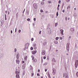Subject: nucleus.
Instances as JSON below:
<instances>
[{"label": "nucleus", "mask_w": 78, "mask_h": 78, "mask_svg": "<svg viewBox=\"0 0 78 78\" xmlns=\"http://www.w3.org/2000/svg\"><path fill=\"white\" fill-rule=\"evenodd\" d=\"M36 46V44H33V47H35Z\"/></svg>", "instance_id": "nucleus-22"}, {"label": "nucleus", "mask_w": 78, "mask_h": 78, "mask_svg": "<svg viewBox=\"0 0 78 78\" xmlns=\"http://www.w3.org/2000/svg\"><path fill=\"white\" fill-rule=\"evenodd\" d=\"M47 44V42H45L43 43V45H45Z\"/></svg>", "instance_id": "nucleus-21"}, {"label": "nucleus", "mask_w": 78, "mask_h": 78, "mask_svg": "<svg viewBox=\"0 0 78 78\" xmlns=\"http://www.w3.org/2000/svg\"><path fill=\"white\" fill-rule=\"evenodd\" d=\"M38 72H40V69H38Z\"/></svg>", "instance_id": "nucleus-50"}, {"label": "nucleus", "mask_w": 78, "mask_h": 78, "mask_svg": "<svg viewBox=\"0 0 78 78\" xmlns=\"http://www.w3.org/2000/svg\"><path fill=\"white\" fill-rule=\"evenodd\" d=\"M66 78H69V76L67 75H66Z\"/></svg>", "instance_id": "nucleus-26"}, {"label": "nucleus", "mask_w": 78, "mask_h": 78, "mask_svg": "<svg viewBox=\"0 0 78 78\" xmlns=\"http://www.w3.org/2000/svg\"><path fill=\"white\" fill-rule=\"evenodd\" d=\"M16 30H17V28H16L15 29V32H16Z\"/></svg>", "instance_id": "nucleus-57"}, {"label": "nucleus", "mask_w": 78, "mask_h": 78, "mask_svg": "<svg viewBox=\"0 0 78 78\" xmlns=\"http://www.w3.org/2000/svg\"><path fill=\"white\" fill-rule=\"evenodd\" d=\"M48 11H46L45 12V13H48Z\"/></svg>", "instance_id": "nucleus-54"}, {"label": "nucleus", "mask_w": 78, "mask_h": 78, "mask_svg": "<svg viewBox=\"0 0 78 78\" xmlns=\"http://www.w3.org/2000/svg\"><path fill=\"white\" fill-rule=\"evenodd\" d=\"M41 54L43 55H45V50H43L41 52Z\"/></svg>", "instance_id": "nucleus-7"}, {"label": "nucleus", "mask_w": 78, "mask_h": 78, "mask_svg": "<svg viewBox=\"0 0 78 78\" xmlns=\"http://www.w3.org/2000/svg\"><path fill=\"white\" fill-rule=\"evenodd\" d=\"M56 16H58V12H57L56 13Z\"/></svg>", "instance_id": "nucleus-34"}, {"label": "nucleus", "mask_w": 78, "mask_h": 78, "mask_svg": "<svg viewBox=\"0 0 78 78\" xmlns=\"http://www.w3.org/2000/svg\"><path fill=\"white\" fill-rule=\"evenodd\" d=\"M66 20L67 21V17H66Z\"/></svg>", "instance_id": "nucleus-59"}, {"label": "nucleus", "mask_w": 78, "mask_h": 78, "mask_svg": "<svg viewBox=\"0 0 78 78\" xmlns=\"http://www.w3.org/2000/svg\"><path fill=\"white\" fill-rule=\"evenodd\" d=\"M57 25H58V23H55V27H57Z\"/></svg>", "instance_id": "nucleus-30"}, {"label": "nucleus", "mask_w": 78, "mask_h": 78, "mask_svg": "<svg viewBox=\"0 0 78 78\" xmlns=\"http://www.w3.org/2000/svg\"><path fill=\"white\" fill-rule=\"evenodd\" d=\"M66 55H69V54H68V53H67L66 54Z\"/></svg>", "instance_id": "nucleus-62"}, {"label": "nucleus", "mask_w": 78, "mask_h": 78, "mask_svg": "<svg viewBox=\"0 0 78 78\" xmlns=\"http://www.w3.org/2000/svg\"><path fill=\"white\" fill-rule=\"evenodd\" d=\"M16 51H17V49H16V48H15L14 49L15 52H16Z\"/></svg>", "instance_id": "nucleus-35"}, {"label": "nucleus", "mask_w": 78, "mask_h": 78, "mask_svg": "<svg viewBox=\"0 0 78 78\" xmlns=\"http://www.w3.org/2000/svg\"><path fill=\"white\" fill-rule=\"evenodd\" d=\"M48 2L50 4L51 3V1H48Z\"/></svg>", "instance_id": "nucleus-24"}, {"label": "nucleus", "mask_w": 78, "mask_h": 78, "mask_svg": "<svg viewBox=\"0 0 78 78\" xmlns=\"http://www.w3.org/2000/svg\"><path fill=\"white\" fill-rule=\"evenodd\" d=\"M34 40V39H33V38L31 39V40L32 41H33Z\"/></svg>", "instance_id": "nucleus-45"}, {"label": "nucleus", "mask_w": 78, "mask_h": 78, "mask_svg": "<svg viewBox=\"0 0 78 78\" xmlns=\"http://www.w3.org/2000/svg\"><path fill=\"white\" fill-rule=\"evenodd\" d=\"M43 59H46V56H44L43 57Z\"/></svg>", "instance_id": "nucleus-37"}, {"label": "nucleus", "mask_w": 78, "mask_h": 78, "mask_svg": "<svg viewBox=\"0 0 78 78\" xmlns=\"http://www.w3.org/2000/svg\"><path fill=\"white\" fill-rule=\"evenodd\" d=\"M66 1L67 2H70V0H66Z\"/></svg>", "instance_id": "nucleus-40"}, {"label": "nucleus", "mask_w": 78, "mask_h": 78, "mask_svg": "<svg viewBox=\"0 0 78 78\" xmlns=\"http://www.w3.org/2000/svg\"><path fill=\"white\" fill-rule=\"evenodd\" d=\"M74 9H75V10H76V8H75Z\"/></svg>", "instance_id": "nucleus-64"}, {"label": "nucleus", "mask_w": 78, "mask_h": 78, "mask_svg": "<svg viewBox=\"0 0 78 78\" xmlns=\"http://www.w3.org/2000/svg\"><path fill=\"white\" fill-rule=\"evenodd\" d=\"M16 78H20V77L19 76V74L17 73L16 75Z\"/></svg>", "instance_id": "nucleus-12"}, {"label": "nucleus", "mask_w": 78, "mask_h": 78, "mask_svg": "<svg viewBox=\"0 0 78 78\" xmlns=\"http://www.w3.org/2000/svg\"><path fill=\"white\" fill-rule=\"evenodd\" d=\"M48 77L49 78H51V77L50 76V75L49 73H48Z\"/></svg>", "instance_id": "nucleus-18"}, {"label": "nucleus", "mask_w": 78, "mask_h": 78, "mask_svg": "<svg viewBox=\"0 0 78 78\" xmlns=\"http://www.w3.org/2000/svg\"><path fill=\"white\" fill-rule=\"evenodd\" d=\"M59 6H60V5H59L58 4V6L57 8H59Z\"/></svg>", "instance_id": "nucleus-47"}, {"label": "nucleus", "mask_w": 78, "mask_h": 78, "mask_svg": "<svg viewBox=\"0 0 78 78\" xmlns=\"http://www.w3.org/2000/svg\"><path fill=\"white\" fill-rule=\"evenodd\" d=\"M70 6H68L67 8V9H70Z\"/></svg>", "instance_id": "nucleus-32"}, {"label": "nucleus", "mask_w": 78, "mask_h": 78, "mask_svg": "<svg viewBox=\"0 0 78 78\" xmlns=\"http://www.w3.org/2000/svg\"><path fill=\"white\" fill-rule=\"evenodd\" d=\"M41 5H44V2H41Z\"/></svg>", "instance_id": "nucleus-23"}, {"label": "nucleus", "mask_w": 78, "mask_h": 78, "mask_svg": "<svg viewBox=\"0 0 78 78\" xmlns=\"http://www.w3.org/2000/svg\"><path fill=\"white\" fill-rule=\"evenodd\" d=\"M76 75L78 77V72H77L76 73Z\"/></svg>", "instance_id": "nucleus-29"}, {"label": "nucleus", "mask_w": 78, "mask_h": 78, "mask_svg": "<svg viewBox=\"0 0 78 78\" xmlns=\"http://www.w3.org/2000/svg\"><path fill=\"white\" fill-rule=\"evenodd\" d=\"M54 43H55V44H58V41H54Z\"/></svg>", "instance_id": "nucleus-14"}, {"label": "nucleus", "mask_w": 78, "mask_h": 78, "mask_svg": "<svg viewBox=\"0 0 78 78\" xmlns=\"http://www.w3.org/2000/svg\"><path fill=\"white\" fill-rule=\"evenodd\" d=\"M37 76H40V74L39 73L37 74Z\"/></svg>", "instance_id": "nucleus-31"}, {"label": "nucleus", "mask_w": 78, "mask_h": 78, "mask_svg": "<svg viewBox=\"0 0 78 78\" xmlns=\"http://www.w3.org/2000/svg\"><path fill=\"white\" fill-rule=\"evenodd\" d=\"M18 32H19V33H20V32H21V30H19Z\"/></svg>", "instance_id": "nucleus-36"}, {"label": "nucleus", "mask_w": 78, "mask_h": 78, "mask_svg": "<svg viewBox=\"0 0 78 78\" xmlns=\"http://www.w3.org/2000/svg\"><path fill=\"white\" fill-rule=\"evenodd\" d=\"M52 71H53L52 73L53 75H55V74H56V69L53 68L52 69Z\"/></svg>", "instance_id": "nucleus-3"}, {"label": "nucleus", "mask_w": 78, "mask_h": 78, "mask_svg": "<svg viewBox=\"0 0 78 78\" xmlns=\"http://www.w3.org/2000/svg\"><path fill=\"white\" fill-rule=\"evenodd\" d=\"M23 69H25V66H23Z\"/></svg>", "instance_id": "nucleus-25"}, {"label": "nucleus", "mask_w": 78, "mask_h": 78, "mask_svg": "<svg viewBox=\"0 0 78 78\" xmlns=\"http://www.w3.org/2000/svg\"><path fill=\"white\" fill-rule=\"evenodd\" d=\"M27 20V21H28V22L30 21V18H28Z\"/></svg>", "instance_id": "nucleus-28"}, {"label": "nucleus", "mask_w": 78, "mask_h": 78, "mask_svg": "<svg viewBox=\"0 0 78 78\" xmlns=\"http://www.w3.org/2000/svg\"><path fill=\"white\" fill-rule=\"evenodd\" d=\"M61 0H59L58 1V3L59 4L60 3H61Z\"/></svg>", "instance_id": "nucleus-38"}, {"label": "nucleus", "mask_w": 78, "mask_h": 78, "mask_svg": "<svg viewBox=\"0 0 78 78\" xmlns=\"http://www.w3.org/2000/svg\"><path fill=\"white\" fill-rule=\"evenodd\" d=\"M16 63L18 64H19V63H20V60L19 59L16 60Z\"/></svg>", "instance_id": "nucleus-6"}, {"label": "nucleus", "mask_w": 78, "mask_h": 78, "mask_svg": "<svg viewBox=\"0 0 78 78\" xmlns=\"http://www.w3.org/2000/svg\"><path fill=\"white\" fill-rule=\"evenodd\" d=\"M62 11L63 12H65V10H63Z\"/></svg>", "instance_id": "nucleus-49"}, {"label": "nucleus", "mask_w": 78, "mask_h": 78, "mask_svg": "<svg viewBox=\"0 0 78 78\" xmlns=\"http://www.w3.org/2000/svg\"><path fill=\"white\" fill-rule=\"evenodd\" d=\"M31 75V76H34V73H33V72L32 73Z\"/></svg>", "instance_id": "nucleus-19"}, {"label": "nucleus", "mask_w": 78, "mask_h": 78, "mask_svg": "<svg viewBox=\"0 0 78 78\" xmlns=\"http://www.w3.org/2000/svg\"><path fill=\"white\" fill-rule=\"evenodd\" d=\"M36 52H37V51H32V53L33 55H35V54L36 53Z\"/></svg>", "instance_id": "nucleus-11"}, {"label": "nucleus", "mask_w": 78, "mask_h": 78, "mask_svg": "<svg viewBox=\"0 0 78 78\" xmlns=\"http://www.w3.org/2000/svg\"><path fill=\"white\" fill-rule=\"evenodd\" d=\"M59 39V37H56L55 38V40H57V41H58Z\"/></svg>", "instance_id": "nucleus-20"}, {"label": "nucleus", "mask_w": 78, "mask_h": 78, "mask_svg": "<svg viewBox=\"0 0 78 78\" xmlns=\"http://www.w3.org/2000/svg\"><path fill=\"white\" fill-rule=\"evenodd\" d=\"M31 58H32V60L33 61L35 62H37V59H34V57L33 55L31 56Z\"/></svg>", "instance_id": "nucleus-4"}, {"label": "nucleus", "mask_w": 78, "mask_h": 78, "mask_svg": "<svg viewBox=\"0 0 78 78\" xmlns=\"http://www.w3.org/2000/svg\"><path fill=\"white\" fill-rule=\"evenodd\" d=\"M30 50H33V48L32 47H31L30 48Z\"/></svg>", "instance_id": "nucleus-33"}, {"label": "nucleus", "mask_w": 78, "mask_h": 78, "mask_svg": "<svg viewBox=\"0 0 78 78\" xmlns=\"http://www.w3.org/2000/svg\"><path fill=\"white\" fill-rule=\"evenodd\" d=\"M69 39L71 38V36H70L69 37Z\"/></svg>", "instance_id": "nucleus-55"}, {"label": "nucleus", "mask_w": 78, "mask_h": 78, "mask_svg": "<svg viewBox=\"0 0 78 78\" xmlns=\"http://www.w3.org/2000/svg\"><path fill=\"white\" fill-rule=\"evenodd\" d=\"M41 78H43V76H41Z\"/></svg>", "instance_id": "nucleus-63"}, {"label": "nucleus", "mask_w": 78, "mask_h": 78, "mask_svg": "<svg viewBox=\"0 0 78 78\" xmlns=\"http://www.w3.org/2000/svg\"><path fill=\"white\" fill-rule=\"evenodd\" d=\"M61 31V34L62 35H64V33H63L64 32V30L62 29H61L60 30Z\"/></svg>", "instance_id": "nucleus-8"}, {"label": "nucleus", "mask_w": 78, "mask_h": 78, "mask_svg": "<svg viewBox=\"0 0 78 78\" xmlns=\"http://www.w3.org/2000/svg\"><path fill=\"white\" fill-rule=\"evenodd\" d=\"M36 18H35L34 19V21H36Z\"/></svg>", "instance_id": "nucleus-39"}, {"label": "nucleus", "mask_w": 78, "mask_h": 78, "mask_svg": "<svg viewBox=\"0 0 78 78\" xmlns=\"http://www.w3.org/2000/svg\"><path fill=\"white\" fill-rule=\"evenodd\" d=\"M60 39L61 40H62V37H60Z\"/></svg>", "instance_id": "nucleus-42"}, {"label": "nucleus", "mask_w": 78, "mask_h": 78, "mask_svg": "<svg viewBox=\"0 0 78 78\" xmlns=\"http://www.w3.org/2000/svg\"><path fill=\"white\" fill-rule=\"evenodd\" d=\"M11 34H12V30H11Z\"/></svg>", "instance_id": "nucleus-51"}, {"label": "nucleus", "mask_w": 78, "mask_h": 78, "mask_svg": "<svg viewBox=\"0 0 78 78\" xmlns=\"http://www.w3.org/2000/svg\"><path fill=\"white\" fill-rule=\"evenodd\" d=\"M22 63H25V61H22Z\"/></svg>", "instance_id": "nucleus-53"}, {"label": "nucleus", "mask_w": 78, "mask_h": 78, "mask_svg": "<svg viewBox=\"0 0 78 78\" xmlns=\"http://www.w3.org/2000/svg\"><path fill=\"white\" fill-rule=\"evenodd\" d=\"M68 20H70V18H68Z\"/></svg>", "instance_id": "nucleus-56"}, {"label": "nucleus", "mask_w": 78, "mask_h": 78, "mask_svg": "<svg viewBox=\"0 0 78 78\" xmlns=\"http://www.w3.org/2000/svg\"><path fill=\"white\" fill-rule=\"evenodd\" d=\"M16 73H19V72H16Z\"/></svg>", "instance_id": "nucleus-60"}, {"label": "nucleus", "mask_w": 78, "mask_h": 78, "mask_svg": "<svg viewBox=\"0 0 78 78\" xmlns=\"http://www.w3.org/2000/svg\"><path fill=\"white\" fill-rule=\"evenodd\" d=\"M29 45H30V44L28 43H26V44L25 45V46H26L27 47H28Z\"/></svg>", "instance_id": "nucleus-15"}, {"label": "nucleus", "mask_w": 78, "mask_h": 78, "mask_svg": "<svg viewBox=\"0 0 78 78\" xmlns=\"http://www.w3.org/2000/svg\"><path fill=\"white\" fill-rule=\"evenodd\" d=\"M45 72H46L47 71V69H45Z\"/></svg>", "instance_id": "nucleus-44"}, {"label": "nucleus", "mask_w": 78, "mask_h": 78, "mask_svg": "<svg viewBox=\"0 0 78 78\" xmlns=\"http://www.w3.org/2000/svg\"><path fill=\"white\" fill-rule=\"evenodd\" d=\"M39 34H41V31H40L39 32Z\"/></svg>", "instance_id": "nucleus-41"}, {"label": "nucleus", "mask_w": 78, "mask_h": 78, "mask_svg": "<svg viewBox=\"0 0 78 78\" xmlns=\"http://www.w3.org/2000/svg\"><path fill=\"white\" fill-rule=\"evenodd\" d=\"M69 45H70L69 43H68L66 44V49L68 51H69Z\"/></svg>", "instance_id": "nucleus-1"}, {"label": "nucleus", "mask_w": 78, "mask_h": 78, "mask_svg": "<svg viewBox=\"0 0 78 78\" xmlns=\"http://www.w3.org/2000/svg\"><path fill=\"white\" fill-rule=\"evenodd\" d=\"M16 17H17L18 16V13H17L16 14Z\"/></svg>", "instance_id": "nucleus-48"}, {"label": "nucleus", "mask_w": 78, "mask_h": 78, "mask_svg": "<svg viewBox=\"0 0 78 78\" xmlns=\"http://www.w3.org/2000/svg\"><path fill=\"white\" fill-rule=\"evenodd\" d=\"M30 70H32L33 71V67L31 66V65H30Z\"/></svg>", "instance_id": "nucleus-10"}, {"label": "nucleus", "mask_w": 78, "mask_h": 78, "mask_svg": "<svg viewBox=\"0 0 78 78\" xmlns=\"http://www.w3.org/2000/svg\"><path fill=\"white\" fill-rule=\"evenodd\" d=\"M41 62H43V59H42L41 60Z\"/></svg>", "instance_id": "nucleus-58"}, {"label": "nucleus", "mask_w": 78, "mask_h": 78, "mask_svg": "<svg viewBox=\"0 0 78 78\" xmlns=\"http://www.w3.org/2000/svg\"><path fill=\"white\" fill-rule=\"evenodd\" d=\"M52 61L54 62H56V60H55V58H53L52 59Z\"/></svg>", "instance_id": "nucleus-17"}, {"label": "nucleus", "mask_w": 78, "mask_h": 78, "mask_svg": "<svg viewBox=\"0 0 78 78\" xmlns=\"http://www.w3.org/2000/svg\"><path fill=\"white\" fill-rule=\"evenodd\" d=\"M33 6L34 9H37V5L36 3H34L33 4Z\"/></svg>", "instance_id": "nucleus-5"}, {"label": "nucleus", "mask_w": 78, "mask_h": 78, "mask_svg": "<svg viewBox=\"0 0 78 78\" xmlns=\"http://www.w3.org/2000/svg\"><path fill=\"white\" fill-rule=\"evenodd\" d=\"M59 9L58 7H57V10L58 11H59Z\"/></svg>", "instance_id": "nucleus-52"}, {"label": "nucleus", "mask_w": 78, "mask_h": 78, "mask_svg": "<svg viewBox=\"0 0 78 78\" xmlns=\"http://www.w3.org/2000/svg\"><path fill=\"white\" fill-rule=\"evenodd\" d=\"M67 75L66 73H65L63 74V77H64V76Z\"/></svg>", "instance_id": "nucleus-43"}, {"label": "nucleus", "mask_w": 78, "mask_h": 78, "mask_svg": "<svg viewBox=\"0 0 78 78\" xmlns=\"http://www.w3.org/2000/svg\"><path fill=\"white\" fill-rule=\"evenodd\" d=\"M6 17V14L5 15V17Z\"/></svg>", "instance_id": "nucleus-61"}, {"label": "nucleus", "mask_w": 78, "mask_h": 78, "mask_svg": "<svg viewBox=\"0 0 78 78\" xmlns=\"http://www.w3.org/2000/svg\"><path fill=\"white\" fill-rule=\"evenodd\" d=\"M44 12V11H43L42 9H41L40 10L41 12Z\"/></svg>", "instance_id": "nucleus-27"}, {"label": "nucleus", "mask_w": 78, "mask_h": 78, "mask_svg": "<svg viewBox=\"0 0 78 78\" xmlns=\"http://www.w3.org/2000/svg\"><path fill=\"white\" fill-rule=\"evenodd\" d=\"M27 58H28V57H27V56H26L24 58V60L27 61Z\"/></svg>", "instance_id": "nucleus-13"}, {"label": "nucleus", "mask_w": 78, "mask_h": 78, "mask_svg": "<svg viewBox=\"0 0 78 78\" xmlns=\"http://www.w3.org/2000/svg\"><path fill=\"white\" fill-rule=\"evenodd\" d=\"M70 30L71 31H74V29H73V28H71L70 29Z\"/></svg>", "instance_id": "nucleus-16"}, {"label": "nucleus", "mask_w": 78, "mask_h": 78, "mask_svg": "<svg viewBox=\"0 0 78 78\" xmlns=\"http://www.w3.org/2000/svg\"><path fill=\"white\" fill-rule=\"evenodd\" d=\"M19 56H20V55H19V54H17V55H16V59H19Z\"/></svg>", "instance_id": "nucleus-9"}, {"label": "nucleus", "mask_w": 78, "mask_h": 78, "mask_svg": "<svg viewBox=\"0 0 78 78\" xmlns=\"http://www.w3.org/2000/svg\"><path fill=\"white\" fill-rule=\"evenodd\" d=\"M7 20V18L6 17H5V20Z\"/></svg>", "instance_id": "nucleus-46"}, {"label": "nucleus", "mask_w": 78, "mask_h": 78, "mask_svg": "<svg viewBox=\"0 0 78 78\" xmlns=\"http://www.w3.org/2000/svg\"><path fill=\"white\" fill-rule=\"evenodd\" d=\"M78 60H76L75 63V67L76 68H77V67L78 66Z\"/></svg>", "instance_id": "nucleus-2"}]
</instances>
